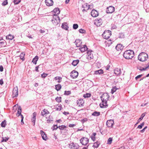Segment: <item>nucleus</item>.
<instances>
[{
	"instance_id": "obj_30",
	"label": "nucleus",
	"mask_w": 149,
	"mask_h": 149,
	"mask_svg": "<svg viewBox=\"0 0 149 149\" xmlns=\"http://www.w3.org/2000/svg\"><path fill=\"white\" fill-rule=\"evenodd\" d=\"M55 109L57 111H60L61 110L62 107L61 105H56L55 107Z\"/></svg>"
},
{
	"instance_id": "obj_63",
	"label": "nucleus",
	"mask_w": 149,
	"mask_h": 149,
	"mask_svg": "<svg viewBox=\"0 0 149 149\" xmlns=\"http://www.w3.org/2000/svg\"><path fill=\"white\" fill-rule=\"evenodd\" d=\"M63 113L64 114H65V115H67L69 114V113L68 112H65V111H64Z\"/></svg>"
},
{
	"instance_id": "obj_31",
	"label": "nucleus",
	"mask_w": 149,
	"mask_h": 149,
	"mask_svg": "<svg viewBox=\"0 0 149 149\" xmlns=\"http://www.w3.org/2000/svg\"><path fill=\"white\" fill-rule=\"evenodd\" d=\"M100 115V113L99 112L95 111L92 113V115L95 116H98Z\"/></svg>"
},
{
	"instance_id": "obj_16",
	"label": "nucleus",
	"mask_w": 149,
	"mask_h": 149,
	"mask_svg": "<svg viewBox=\"0 0 149 149\" xmlns=\"http://www.w3.org/2000/svg\"><path fill=\"white\" fill-rule=\"evenodd\" d=\"M40 134H41L42 138L43 140L45 141H46L47 140V136L45 133L42 130L40 131Z\"/></svg>"
},
{
	"instance_id": "obj_7",
	"label": "nucleus",
	"mask_w": 149,
	"mask_h": 149,
	"mask_svg": "<svg viewBox=\"0 0 149 149\" xmlns=\"http://www.w3.org/2000/svg\"><path fill=\"white\" fill-rule=\"evenodd\" d=\"M114 10L115 8L113 6H110L106 9V11L107 13H112Z\"/></svg>"
},
{
	"instance_id": "obj_55",
	"label": "nucleus",
	"mask_w": 149,
	"mask_h": 149,
	"mask_svg": "<svg viewBox=\"0 0 149 149\" xmlns=\"http://www.w3.org/2000/svg\"><path fill=\"white\" fill-rule=\"evenodd\" d=\"M143 76L142 74H140L138 75L135 77V79L136 80L138 79L139 78H140Z\"/></svg>"
},
{
	"instance_id": "obj_6",
	"label": "nucleus",
	"mask_w": 149,
	"mask_h": 149,
	"mask_svg": "<svg viewBox=\"0 0 149 149\" xmlns=\"http://www.w3.org/2000/svg\"><path fill=\"white\" fill-rule=\"evenodd\" d=\"M109 96L108 94L107 93L103 94L101 97V98L102 101H107L109 99Z\"/></svg>"
},
{
	"instance_id": "obj_62",
	"label": "nucleus",
	"mask_w": 149,
	"mask_h": 149,
	"mask_svg": "<svg viewBox=\"0 0 149 149\" xmlns=\"http://www.w3.org/2000/svg\"><path fill=\"white\" fill-rule=\"evenodd\" d=\"M102 21V19H99L97 20V23H100V24H101V22Z\"/></svg>"
},
{
	"instance_id": "obj_32",
	"label": "nucleus",
	"mask_w": 149,
	"mask_h": 149,
	"mask_svg": "<svg viewBox=\"0 0 149 149\" xmlns=\"http://www.w3.org/2000/svg\"><path fill=\"white\" fill-rule=\"evenodd\" d=\"M53 121V118L52 116H50L48 119L47 120V123H49L51 122V121Z\"/></svg>"
},
{
	"instance_id": "obj_17",
	"label": "nucleus",
	"mask_w": 149,
	"mask_h": 149,
	"mask_svg": "<svg viewBox=\"0 0 149 149\" xmlns=\"http://www.w3.org/2000/svg\"><path fill=\"white\" fill-rule=\"evenodd\" d=\"M84 102L83 99H80L77 101V104L78 106H82L84 104Z\"/></svg>"
},
{
	"instance_id": "obj_46",
	"label": "nucleus",
	"mask_w": 149,
	"mask_h": 149,
	"mask_svg": "<svg viewBox=\"0 0 149 149\" xmlns=\"http://www.w3.org/2000/svg\"><path fill=\"white\" fill-rule=\"evenodd\" d=\"M118 37L120 38H123L125 37L123 33H119Z\"/></svg>"
},
{
	"instance_id": "obj_57",
	"label": "nucleus",
	"mask_w": 149,
	"mask_h": 149,
	"mask_svg": "<svg viewBox=\"0 0 149 149\" xmlns=\"http://www.w3.org/2000/svg\"><path fill=\"white\" fill-rule=\"evenodd\" d=\"M75 125L74 124H70L68 126L69 127H73Z\"/></svg>"
},
{
	"instance_id": "obj_50",
	"label": "nucleus",
	"mask_w": 149,
	"mask_h": 149,
	"mask_svg": "<svg viewBox=\"0 0 149 149\" xmlns=\"http://www.w3.org/2000/svg\"><path fill=\"white\" fill-rule=\"evenodd\" d=\"M21 0H14L13 2L15 4H17L21 2Z\"/></svg>"
},
{
	"instance_id": "obj_8",
	"label": "nucleus",
	"mask_w": 149,
	"mask_h": 149,
	"mask_svg": "<svg viewBox=\"0 0 149 149\" xmlns=\"http://www.w3.org/2000/svg\"><path fill=\"white\" fill-rule=\"evenodd\" d=\"M13 97H17L18 96V89L17 86L13 88Z\"/></svg>"
},
{
	"instance_id": "obj_61",
	"label": "nucleus",
	"mask_w": 149,
	"mask_h": 149,
	"mask_svg": "<svg viewBox=\"0 0 149 149\" xmlns=\"http://www.w3.org/2000/svg\"><path fill=\"white\" fill-rule=\"evenodd\" d=\"M96 133H93L92 134V136H91V137H95V135H96Z\"/></svg>"
},
{
	"instance_id": "obj_48",
	"label": "nucleus",
	"mask_w": 149,
	"mask_h": 149,
	"mask_svg": "<svg viewBox=\"0 0 149 149\" xmlns=\"http://www.w3.org/2000/svg\"><path fill=\"white\" fill-rule=\"evenodd\" d=\"M79 31L80 33H85L86 32V31L85 30L82 29H79Z\"/></svg>"
},
{
	"instance_id": "obj_42",
	"label": "nucleus",
	"mask_w": 149,
	"mask_h": 149,
	"mask_svg": "<svg viewBox=\"0 0 149 149\" xmlns=\"http://www.w3.org/2000/svg\"><path fill=\"white\" fill-rule=\"evenodd\" d=\"M61 97H57L55 98L56 100L58 103H60L61 102Z\"/></svg>"
},
{
	"instance_id": "obj_9",
	"label": "nucleus",
	"mask_w": 149,
	"mask_h": 149,
	"mask_svg": "<svg viewBox=\"0 0 149 149\" xmlns=\"http://www.w3.org/2000/svg\"><path fill=\"white\" fill-rule=\"evenodd\" d=\"M78 75V72L75 70L72 71L70 74V76L73 79H74L77 78Z\"/></svg>"
},
{
	"instance_id": "obj_37",
	"label": "nucleus",
	"mask_w": 149,
	"mask_h": 149,
	"mask_svg": "<svg viewBox=\"0 0 149 149\" xmlns=\"http://www.w3.org/2000/svg\"><path fill=\"white\" fill-rule=\"evenodd\" d=\"M55 80H58V83H60L61 81L62 78L60 77H55L54 78Z\"/></svg>"
},
{
	"instance_id": "obj_60",
	"label": "nucleus",
	"mask_w": 149,
	"mask_h": 149,
	"mask_svg": "<svg viewBox=\"0 0 149 149\" xmlns=\"http://www.w3.org/2000/svg\"><path fill=\"white\" fill-rule=\"evenodd\" d=\"M3 70V67L1 65L0 66V71L2 72Z\"/></svg>"
},
{
	"instance_id": "obj_27",
	"label": "nucleus",
	"mask_w": 149,
	"mask_h": 149,
	"mask_svg": "<svg viewBox=\"0 0 149 149\" xmlns=\"http://www.w3.org/2000/svg\"><path fill=\"white\" fill-rule=\"evenodd\" d=\"M38 56H36L33 59L32 62L33 63L35 64H36L37 63V61L38 60Z\"/></svg>"
},
{
	"instance_id": "obj_21",
	"label": "nucleus",
	"mask_w": 149,
	"mask_h": 149,
	"mask_svg": "<svg viewBox=\"0 0 149 149\" xmlns=\"http://www.w3.org/2000/svg\"><path fill=\"white\" fill-rule=\"evenodd\" d=\"M107 101H102V104H100V107L101 108H105L106 107V106H107Z\"/></svg>"
},
{
	"instance_id": "obj_49",
	"label": "nucleus",
	"mask_w": 149,
	"mask_h": 149,
	"mask_svg": "<svg viewBox=\"0 0 149 149\" xmlns=\"http://www.w3.org/2000/svg\"><path fill=\"white\" fill-rule=\"evenodd\" d=\"M71 94L70 91H65L64 94L65 95H69Z\"/></svg>"
},
{
	"instance_id": "obj_29",
	"label": "nucleus",
	"mask_w": 149,
	"mask_h": 149,
	"mask_svg": "<svg viewBox=\"0 0 149 149\" xmlns=\"http://www.w3.org/2000/svg\"><path fill=\"white\" fill-rule=\"evenodd\" d=\"M55 86V89L58 91L60 90L61 88V85L59 84L56 85Z\"/></svg>"
},
{
	"instance_id": "obj_22",
	"label": "nucleus",
	"mask_w": 149,
	"mask_h": 149,
	"mask_svg": "<svg viewBox=\"0 0 149 149\" xmlns=\"http://www.w3.org/2000/svg\"><path fill=\"white\" fill-rule=\"evenodd\" d=\"M145 116V113H142L140 117L137 120V122L136 125L139 123L142 120V119H143V118Z\"/></svg>"
},
{
	"instance_id": "obj_3",
	"label": "nucleus",
	"mask_w": 149,
	"mask_h": 149,
	"mask_svg": "<svg viewBox=\"0 0 149 149\" xmlns=\"http://www.w3.org/2000/svg\"><path fill=\"white\" fill-rule=\"evenodd\" d=\"M60 20L58 16L56 15H53L52 21L54 25L56 26L58 25L60 22Z\"/></svg>"
},
{
	"instance_id": "obj_14",
	"label": "nucleus",
	"mask_w": 149,
	"mask_h": 149,
	"mask_svg": "<svg viewBox=\"0 0 149 149\" xmlns=\"http://www.w3.org/2000/svg\"><path fill=\"white\" fill-rule=\"evenodd\" d=\"M45 3L47 6H50L53 5V1L52 0H45Z\"/></svg>"
},
{
	"instance_id": "obj_1",
	"label": "nucleus",
	"mask_w": 149,
	"mask_h": 149,
	"mask_svg": "<svg viewBox=\"0 0 149 149\" xmlns=\"http://www.w3.org/2000/svg\"><path fill=\"white\" fill-rule=\"evenodd\" d=\"M134 52L131 50H129L125 51L123 54L124 57L127 59H132L134 56Z\"/></svg>"
},
{
	"instance_id": "obj_59",
	"label": "nucleus",
	"mask_w": 149,
	"mask_h": 149,
	"mask_svg": "<svg viewBox=\"0 0 149 149\" xmlns=\"http://www.w3.org/2000/svg\"><path fill=\"white\" fill-rule=\"evenodd\" d=\"M88 120V119L87 118H85L84 119H83L81 120L82 122L84 123L85 122H86Z\"/></svg>"
},
{
	"instance_id": "obj_2",
	"label": "nucleus",
	"mask_w": 149,
	"mask_h": 149,
	"mask_svg": "<svg viewBox=\"0 0 149 149\" xmlns=\"http://www.w3.org/2000/svg\"><path fill=\"white\" fill-rule=\"evenodd\" d=\"M138 59L140 61H144L148 58V55L145 52H141L139 55Z\"/></svg>"
},
{
	"instance_id": "obj_43",
	"label": "nucleus",
	"mask_w": 149,
	"mask_h": 149,
	"mask_svg": "<svg viewBox=\"0 0 149 149\" xmlns=\"http://www.w3.org/2000/svg\"><path fill=\"white\" fill-rule=\"evenodd\" d=\"M58 127L61 130H63L65 128H66V126L64 125H62L60 126H59Z\"/></svg>"
},
{
	"instance_id": "obj_52",
	"label": "nucleus",
	"mask_w": 149,
	"mask_h": 149,
	"mask_svg": "<svg viewBox=\"0 0 149 149\" xmlns=\"http://www.w3.org/2000/svg\"><path fill=\"white\" fill-rule=\"evenodd\" d=\"M8 3L7 0H5L2 3V5L3 6H5Z\"/></svg>"
},
{
	"instance_id": "obj_24",
	"label": "nucleus",
	"mask_w": 149,
	"mask_h": 149,
	"mask_svg": "<svg viewBox=\"0 0 149 149\" xmlns=\"http://www.w3.org/2000/svg\"><path fill=\"white\" fill-rule=\"evenodd\" d=\"M21 112H22L21 107L20 106H19L18 107V110H17V116H19L21 114Z\"/></svg>"
},
{
	"instance_id": "obj_38",
	"label": "nucleus",
	"mask_w": 149,
	"mask_h": 149,
	"mask_svg": "<svg viewBox=\"0 0 149 149\" xmlns=\"http://www.w3.org/2000/svg\"><path fill=\"white\" fill-rule=\"evenodd\" d=\"M25 55L24 53H21V54H20L19 56L20 57V58L22 59V61H24V56Z\"/></svg>"
},
{
	"instance_id": "obj_51",
	"label": "nucleus",
	"mask_w": 149,
	"mask_h": 149,
	"mask_svg": "<svg viewBox=\"0 0 149 149\" xmlns=\"http://www.w3.org/2000/svg\"><path fill=\"white\" fill-rule=\"evenodd\" d=\"M78 27V25L77 24H73V28L74 29H76Z\"/></svg>"
},
{
	"instance_id": "obj_28",
	"label": "nucleus",
	"mask_w": 149,
	"mask_h": 149,
	"mask_svg": "<svg viewBox=\"0 0 149 149\" xmlns=\"http://www.w3.org/2000/svg\"><path fill=\"white\" fill-rule=\"evenodd\" d=\"M100 144V143L99 142L97 141L96 142H95L94 143L93 147L94 148H97L98 147Z\"/></svg>"
},
{
	"instance_id": "obj_5",
	"label": "nucleus",
	"mask_w": 149,
	"mask_h": 149,
	"mask_svg": "<svg viewBox=\"0 0 149 149\" xmlns=\"http://www.w3.org/2000/svg\"><path fill=\"white\" fill-rule=\"evenodd\" d=\"M80 143L82 145H86L89 142V139L88 138L83 137L80 140Z\"/></svg>"
},
{
	"instance_id": "obj_26",
	"label": "nucleus",
	"mask_w": 149,
	"mask_h": 149,
	"mask_svg": "<svg viewBox=\"0 0 149 149\" xmlns=\"http://www.w3.org/2000/svg\"><path fill=\"white\" fill-rule=\"evenodd\" d=\"M103 70L102 69L96 70L95 72V74H103Z\"/></svg>"
},
{
	"instance_id": "obj_15",
	"label": "nucleus",
	"mask_w": 149,
	"mask_h": 149,
	"mask_svg": "<svg viewBox=\"0 0 149 149\" xmlns=\"http://www.w3.org/2000/svg\"><path fill=\"white\" fill-rule=\"evenodd\" d=\"M36 115V112H34L33 114V117L31 119V121L33 123V126L35 125Z\"/></svg>"
},
{
	"instance_id": "obj_41",
	"label": "nucleus",
	"mask_w": 149,
	"mask_h": 149,
	"mask_svg": "<svg viewBox=\"0 0 149 149\" xmlns=\"http://www.w3.org/2000/svg\"><path fill=\"white\" fill-rule=\"evenodd\" d=\"M58 128L57 125H54L52 128L53 131L56 130Z\"/></svg>"
},
{
	"instance_id": "obj_56",
	"label": "nucleus",
	"mask_w": 149,
	"mask_h": 149,
	"mask_svg": "<svg viewBox=\"0 0 149 149\" xmlns=\"http://www.w3.org/2000/svg\"><path fill=\"white\" fill-rule=\"evenodd\" d=\"M93 56L92 55H91V54H90V55H88L87 58L88 59H89V58H90V59H93Z\"/></svg>"
},
{
	"instance_id": "obj_20",
	"label": "nucleus",
	"mask_w": 149,
	"mask_h": 149,
	"mask_svg": "<svg viewBox=\"0 0 149 149\" xmlns=\"http://www.w3.org/2000/svg\"><path fill=\"white\" fill-rule=\"evenodd\" d=\"M79 49L81 52H83L87 49V47L84 45H82V46H81V47L79 48Z\"/></svg>"
},
{
	"instance_id": "obj_58",
	"label": "nucleus",
	"mask_w": 149,
	"mask_h": 149,
	"mask_svg": "<svg viewBox=\"0 0 149 149\" xmlns=\"http://www.w3.org/2000/svg\"><path fill=\"white\" fill-rule=\"evenodd\" d=\"M40 65H38L35 68V70L37 72H39V70H38Z\"/></svg>"
},
{
	"instance_id": "obj_19",
	"label": "nucleus",
	"mask_w": 149,
	"mask_h": 149,
	"mask_svg": "<svg viewBox=\"0 0 149 149\" xmlns=\"http://www.w3.org/2000/svg\"><path fill=\"white\" fill-rule=\"evenodd\" d=\"M123 48V46L120 44H118L116 47V49L118 51L122 50Z\"/></svg>"
},
{
	"instance_id": "obj_10",
	"label": "nucleus",
	"mask_w": 149,
	"mask_h": 149,
	"mask_svg": "<svg viewBox=\"0 0 149 149\" xmlns=\"http://www.w3.org/2000/svg\"><path fill=\"white\" fill-rule=\"evenodd\" d=\"M69 147L72 149H77L79 148V146L77 144L72 143L69 144Z\"/></svg>"
},
{
	"instance_id": "obj_4",
	"label": "nucleus",
	"mask_w": 149,
	"mask_h": 149,
	"mask_svg": "<svg viewBox=\"0 0 149 149\" xmlns=\"http://www.w3.org/2000/svg\"><path fill=\"white\" fill-rule=\"evenodd\" d=\"M111 35V31L109 30L105 31L103 33L102 36L104 39H109Z\"/></svg>"
},
{
	"instance_id": "obj_35",
	"label": "nucleus",
	"mask_w": 149,
	"mask_h": 149,
	"mask_svg": "<svg viewBox=\"0 0 149 149\" xmlns=\"http://www.w3.org/2000/svg\"><path fill=\"white\" fill-rule=\"evenodd\" d=\"M61 27L62 28L65 29V30H67L68 29V27L65 23H63L62 24Z\"/></svg>"
},
{
	"instance_id": "obj_25",
	"label": "nucleus",
	"mask_w": 149,
	"mask_h": 149,
	"mask_svg": "<svg viewBox=\"0 0 149 149\" xmlns=\"http://www.w3.org/2000/svg\"><path fill=\"white\" fill-rule=\"evenodd\" d=\"M81 42L79 40H76L75 41V43L77 47H79Z\"/></svg>"
},
{
	"instance_id": "obj_34",
	"label": "nucleus",
	"mask_w": 149,
	"mask_h": 149,
	"mask_svg": "<svg viewBox=\"0 0 149 149\" xmlns=\"http://www.w3.org/2000/svg\"><path fill=\"white\" fill-rule=\"evenodd\" d=\"M13 38V36L10 34H9L6 36V39L9 40H12Z\"/></svg>"
},
{
	"instance_id": "obj_54",
	"label": "nucleus",
	"mask_w": 149,
	"mask_h": 149,
	"mask_svg": "<svg viewBox=\"0 0 149 149\" xmlns=\"http://www.w3.org/2000/svg\"><path fill=\"white\" fill-rule=\"evenodd\" d=\"M47 75V74L43 73L41 75V77L43 78H45Z\"/></svg>"
},
{
	"instance_id": "obj_33",
	"label": "nucleus",
	"mask_w": 149,
	"mask_h": 149,
	"mask_svg": "<svg viewBox=\"0 0 149 149\" xmlns=\"http://www.w3.org/2000/svg\"><path fill=\"white\" fill-rule=\"evenodd\" d=\"M79 60H74L72 63V64L74 66H76L79 63Z\"/></svg>"
},
{
	"instance_id": "obj_23",
	"label": "nucleus",
	"mask_w": 149,
	"mask_h": 149,
	"mask_svg": "<svg viewBox=\"0 0 149 149\" xmlns=\"http://www.w3.org/2000/svg\"><path fill=\"white\" fill-rule=\"evenodd\" d=\"M53 12L55 14L54 15H58L60 13V11L59 10V9L58 8H54L53 10Z\"/></svg>"
},
{
	"instance_id": "obj_39",
	"label": "nucleus",
	"mask_w": 149,
	"mask_h": 149,
	"mask_svg": "<svg viewBox=\"0 0 149 149\" xmlns=\"http://www.w3.org/2000/svg\"><path fill=\"white\" fill-rule=\"evenodd\" d=\"M118 89V88H117L116 86H115L113 87L111 90V93H112V94H113L114 92H116V90Z\"/></svg>"
},
{
	"instance_id": "obj_47",
	"label": "nucleus",
	"mask_w": 149,
	"mask_h": 149,
	"mask_svg": "<svg viewBox=\"0 0 149 149\" xmlns=\"http://www.w3.org/2000/svg\"><path fill=\"white\" fill-rule=\"evenodd\" d=\"M145 124V123L143 122L142 123H141L140 125L138 126L137 127L138 128L141 129L142 128V127L144 126Z\"/></svg>"
},
{
	"instance_id": "obj_18",
	"label": "nucleus",
	"mask_w": 149,
	"mask_h": 149,
	"mask_svg": "<svg viewBox=\"0 0 149 149\" xmlns=\"http://www.w3.org/2000/svg\"><path fill=\"white\" fill-rule=\"evenodd\" d=\"M114 74L117 76H119L121 74V70L120 69L116 68L114 70Z\"/></svg>"
},
{
	"instance_id": "obj_36",
	"label": "nucleus",
	"mask_w": 149,
	"mask_h": 149,
	"mask_svg": "<svg viewBox=\"0 0 149 149\" xmlns=\"http://www.w3.org/2000/svg\"><path fill=\"white\" fill-rule=\"evenodd\" d=\"M6 122L5 120L3 121L1 124V126L2 127H5L6 125Z\"/></svg>"
},
{
	"instance_id": "obj_45",
	"label": "nucleus",
	"mask_w": 149,
	"mask_h": 149,
	"mask_svg": "<svg viewBox=\"0 0 149 149\" xmlns=\"http://www.w3.org/2000/svg\"><path fill=\"white\" fill-rule=\"evenodd\" d=\"M112 138L110 137L107 140V144H111L112 142Z\"/></svg>"
},
{
	"instance_id": "obj_64",
	"label": "nucleus",
	"mask_w": 149,
	"mask_h": 149,
	"mask_svg": "<svg viewBox=\"0 0 149 149\" xmlns=\"http://www.w3.org/2000/svg\"><path fill=\"white\" fill-rule=\"evenodd\" d=\"M3 80L0 79V84L2 85L3 84Z\"/></svg>"
},
{
	"instance_id": "obj_12",
	"label": "nucleus",
	"mask_w": 149,
	"mask_h": 149,
	"mask_svg": "<svg viewBox=\"0 0 149 149\" xmlns=\"http://www.w3.org/2000/svg\"><path fill=\"white\" fill-rule=\"evenodd\" d=\"M91 16L93 17H96L98 15V13L97 11L95 10H93L91 12Z\"/></svg>"
},
{
	"instance_id": "obj_13",
	"label": "nucleus",
	"mask_w": 149,
	"mask_h": 149,
	"mask_svg": "<svg viewBox=\"0 0 149 149\" xmlns=\"http://www.w3.org/2000/svg\"><path fill=\"white\" fill-rule=\"evenodd\" d=\"M49 113V112L46 109H44L41 111V115L43 116H46V115Z\"/></svg>"
},
{
	"instance_id": "obj_44",
	"label": "nucleus",
	"mask_w": 149,
	"mask_h": 149,
	"mask_svg": "<svg viewBox=\"0 0 149 149\" xmlns=\"http://www.w3.org/2000/svg\"><path fill=\"white\" fill-rule=\"evenodd\" d=\"M9 138L7 137H3L2 140L1 141V142H6L8 140Z\"/></svg>"
},
{
	"instance_id": "obj_53",
	"label": "nucleus",
	"mask_w": 149,
	"mask_h": 149,
	"mask_svg": "<svg viewBox=\"0 0 149 149\" xmlns=\"http://www.w3.org/2000/svg\"><path fill=\"white\" fill-rule=\"evenodd\" d=\"M149 68V64L145 68H143L142 69H140V70L141 71H143V70H145L147 68Z\"/></svg>"
},
{
	"instance_id": "obj_40",
	"label": "nucleus",
	"mask_w": 149,
	"mask_h": 149,
	"mask_svg": "<svg viewBox=\"0 0 149 149\" xmlns=\"http://www.w3.org/2000/svg\"><path fill=\"white\" fill-rule=\"evenodd\" d=\"M91 96V94L89 93H86L83 95V97L84 98H88Z\"/></svg>"
},
{
	"instance_id": "obj_11",
	"label": "nucleus",
	"mask_w": 149,
	"mask_h": 149,
	"mask_svg": "<svg viewBox=\"0 0 149 149\" xmlns=\"http://www.w3.org/2000/svg\"><path fill=\"white\" fill-rule=\"evenodd\" d=\"M114 121L113 120H108L106 123L108 127H112L114 124Z\"/></svg>"
}]
</instances>
